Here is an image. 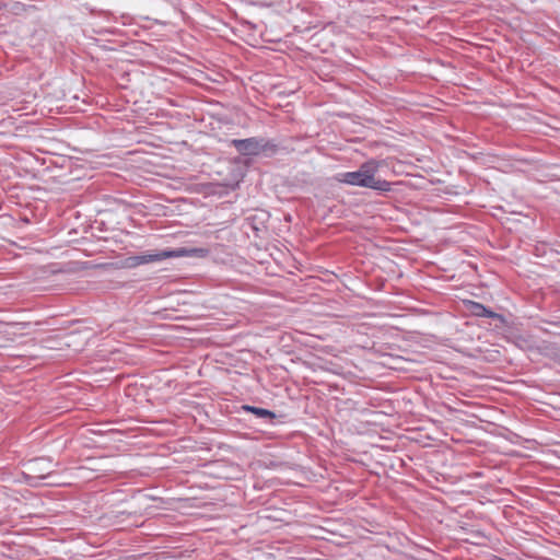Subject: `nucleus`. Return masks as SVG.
Wrapping results in <instances>:
<instances>
[{"label":"nucleus","instance_id":"f257e3e1","mask_svg":"<svg viewBox=\"0 0 560 560\" xmlns=\"http://www.w3.org/2000/svg\"><path fill=\"white\" fill-rule=\"evenodd\" d=\"M380 166L381 162L372 159L364 162L357 171L338 174L337 179L351 186L371 188L377 191H389L390 183L375 176Z\"/></svg>","mask_w":560,"mask_h":560},{"label":"nucleus","instance_id":"f03ea898","mask_svg":"<svg viewBox=\"0 0 560 560\" xmlns=\"http://www.w3.org/2000/svg\"><path fill=\"white\" fill-rule=\"evenodd\" d=\"M208 249L206 248H186L179 247L175 249H165L156 253H147L127 257L124 261V267L126 268H135L140 265H147L152 262H159L167 258H178V257H206L208 255Z\"/></svg>","mask_w":560,"mask_h":560},{"label":"nucleus","instance_id":"7ed1b4c3","mask_svg":"<svg viewBox=\"0 0 560 560\" xmlns=\"http://www.w3.org/2000/svg\"><path fill=\"white\" fill-rule=\"evenodd\" d=\"M231 144L243 155H258L267 148L261 138L233 139Z\"/></svg>","mask_w":560,"mask_h":560},{"label":"nucleus","instance_id":"20e7f679","mask_svg":"<svg viewBox=\"0 0 560 560\" xmlns=\"http://www.w3.org/2000/svg\"><path fill=\"white\" fill-rule=\"evenodd\" d=\"M50 462L45 458H36L30 462L27 469L38 478H45L50 474Z\"/></svg>","mask_w":560,"mask_h":560},{"label":"nucleus","instance_id":"39448f33","mask_svg":"<svg viewBox=\"0 0 560 560\" xmlns=\"http://www.w3.org/2000/svg\"><path fill=\"white\" fill-rule=\"evenodd\" d=\"M470 311L472 312L474 315L479 317L494 318L499 316L497 313L487 308L486 306L478 302H470Z\"/></svg>","mask_w":560,"mask_h":560},{"label":"nucleus","instance_id":"423d86ee","mask_svg":"<svg viewBox=\"0 0 560 560\" xmlns=\"http://www.w3.org/2000/svg\"><path fill=\"white\" fill-rule=\"evenodd\" d=\"M244 409L255 413L259 418H268V419L275 418V413L267 409L257 408V407H253V406H244Z\"/></svg>","mask_w":560,"mask_h":560}]
</instances>
